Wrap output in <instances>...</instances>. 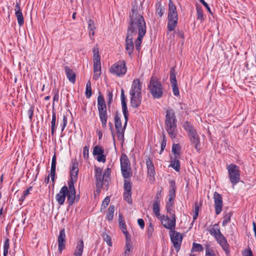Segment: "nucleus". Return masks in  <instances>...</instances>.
I'll return each mask as SVG.
<instances>
[{
  "label": "nucleus",
  "mask_w": 256,
  "mask_h": 256,
  "mask_svg": "<svg viewBox=\"0 0 256 256\" xmlns=\"http://www.w3.org/2000/svg\"><path fill=\"white\" fill-rule=\"evenodd\" d=\"M114 212V205H110L106 214V218L109 222H111L113 220Z\"/></svg>",
  "instance_id": "nucleus-34"
},
{
  "label": "nucleus",
  "mask_w": 256,
  "mask_h": 256,
  "mask_svg": "<svg viewBox=\"0 0 256 256\" xmlns=\"http://www.w3.org/2000/svg\"><path fill=\"white\" fill-rule=\"evenodd\" d=\"M56 112L54 110H52V119L51 122V134L54 136L56 126Z\"/></svg>",
  "instance_id": "nucleus-31"
},
{
  "label": "nucleus",
  "mask_w": 256,
  "mask_h": 256,
  "mask_svg": "<svg viewBox=\"0 0 256 256\" xmlns=\"http://www.w3.org/2000/svg\"><path fill=\"white\" fill-rule=\"evenodd\" d=\"M178 22V14H168L167 28L169 32L174 30Z\"/></svg>",
  "instance_id": "nucleus-18"
},
{
  "label": "nucleus",
  "mask_w": 256,
  "mask_h": 256,
  "mask_svg": "<svg viewBox=\"0 0 256 256\" xmlns=\"http://www.w3.org/2000/svg\"><path fill=\"white\" fill-rule=\"evenodd\" d=\"M228 171V177L233 186L237 184L240 180V170L239 167L234 164H230L226 167Z\"/></svg>",
  "instance_id": "nucleus-7"
},
{
  "label": "nucleus",
  "mask_w": 256,
  "mask_h": 256,
  "mask_svg": "<svg viewBox=\"0 0 256 256\" xmlns=\"http://www.w3.org/2000/svg\"><path fill=\"white\" fill-rule=\"evenodd\" d=\"M166 130L170 137L172 140L177 136V120L172 109H168L166 111L164 121Z\"/></svg>",
  "instance_id": "nucleus-2"
},
{
  "label": "nucleus",
  "mask_w": 256,
  "mask_h": 256,
  "mask_svg": "<svg viewBox=\"0 0 256 256\" xmlns=\"http://www.w3.org/2000/svg\"><path fill=\"white\" fill-rule=\"evenodd\" d=\"M180 157L174 156L170 158V164L169 166L172 168L176 172H178L180 170V162L178 160Z\"/></svg>",
  "instance_id": "nucleus-27"
},
{
  "label": "nucleus",
  "mask_w": 256,
  "mask_h": 256,
  "mask_svg": "<svg viewBox=\"0 0 256 256\" xmlns=\"http://www.w3.org/2000/svg\"><path fill=\"white\" fill-rule=\"evenodd\" d=\"M78 162L76 158L72 161V164L70 167V176L71 178L77 180L78 172Z\"/></svg>",
  "instance_id": "nucleus-20"
},
{
  "label": "nucleus",
  "mask_w": 256,
  "mask_h": 256,
  "mask_svg": "<svg viewBox=\"0 0 256 256\" xmlns=\"http://www.w3.org/2000/svg\"><path fill=\"white\" fill-rule=\"evenodd\" d=\"M172 89V92L175 96H178L180 95L179 89L178 86V83L171 84Z\"/></svg>",
  "instance_id": "nucleus-55"
},
{
  "label": "nucleus",
  "mask_w": 256,
  "mask_h": 256,
  "mask_svg": "<svg viewBox=\"0 0 256 256\" xmlns=\"http://www.w3.org/2000/svg\"><path fill=\"white\" fill-rule=\"evenodd\" d=\"M165 8L160 2H158L156 4V14L162 17L164 13Z\"/></svg>",
  "instance_id": "nucleus-35"
},
{
  "label": "nucleus",
  "mask_w": 256,
  "mask_h": 256,
  "mask_svg": "<svg viewBox=\"0 0 256 256\" xmlns=\"http://www.w3.org/2000/svg\"><path fill=\"white\" fill-rule=\"evenodd\" d=\"M52 93L54 94L53 102H52V110H54V104L55 102H58L59 100V93L58 90L54 89L52 90Z\"/></svg>",
  "instance_id": "nucleus-47"
},
{
  "label": "nucleus",
  "mask_w": 256,
  "mask_h": 256,
  "mask_svg": "<svg viewBox=\"0 0 256 256\" xmlns=\"http://www.w3.org/2000/svg\"><path fill=\"white\" fill-rule=\"evenodd\" d=\"M111 173V170L110 168H107L105 170L103 174L105 177V184H106V190H107L109 187V182L110 180V174Z\"/></svg>",
  "instance_id": "nucleus-32"
},
{
  "label": "nucleus",
  "mask_w": 256,
  "mask_h": 256,
  "mask_svg": "<svg viewBox=\"0 0 256 256\" xmlns=\"http://www.w3.org/2000/svg\"><path fill=\"white\" fill-rule=\"evenodd\" d=\"M15 10V14L17 18L18 24L20 26H22L24 24V18L22 10L20 8V6L18 4H16Z\"/></svg>",
  "instance_id": "nucleus-24"
},
{
  "label": "nucleus",
  "mask_w": 256,
  "mask_h": 256,
  "mask_svg": "<svg viewBox=\"0 0 256 256\" xmlns=\"http://www.w3.org/2000/svg\"><path fill=\"white\" fill-rule=\"evenodd\" d=\"M32 186H30L29 188H28V189L24 190L22 196L20 198V201L23 202L24 200L26 197L30 194V192L32 190Z\"/></svg>",
  "instance_id": "nucleus-57"
},
{
  "label": "nucleus",
  "mask_w": 256,
  "mask_h": 256,
  "mask_svg": "<svg viewBox=\"0 0 256 256\" xmlns=\"http://www.w3.org/2000/svg\"><path fill=\"white\" fill-rule=\"evenodd\" d=\"M126 72V63L124 60H120L115 62L110 68V72L118 77L124 76Z\"/></svg>",
  "instance_id": "nucleus-8"
},
{
  "label": "nucleus",
  "mask_w": 256,
  "mask_h": 256,
  "mask_svg": "<svg viewBox=\"0 0 256 256\" xmlns=\"http://www.w3.org/2000/svg\"><path fill=\"white\" fill-rule=\"evenodd\" d=\"M170 189L168 192V200L166 202V206H170L172 207L174 204V200L176 198V182L174 180H170Z\"/></svg>",
  "instance_id": "nucleus-12"
},
{
  "label": "nucleus",
  "mask_w": 256,
  "mask_h": 256,
  "mask_svg": "<svg viewBox=\"0 0 256 256\" xmlns=\"http://www.w3.org/2000/svg\"><path fill=\"white\" fill-rule=\"evenodd\" d=\"M120 100L122 111L125 120L124 126H126L127 124V122L128 120L129 114L127 108L126 98L124 94V90L122 88L120 92Z\"/></svg>",
  "instance_id": "nucleus-13"
},
{
  "label": "nucleus",
  "mask_w": 256,
  "mask_h": 256,
  "mask_svg": "<svg viewBox=\"0 0 256 256\" xmlns=\"http://www.w3.org/2000/svg\"><path fill=\"white\" fill-rule=\"evenodd\" d=\"M67 196V202L68 204V206H72L76 198V192H68Z\"/></svg>",
  "instance_id": "nucleus-28"
},
{
  "label": "nucleus",
  "mask_w": 256,
  "mask_h": 256,
  "mask_svg": "<svg viewBox=\"0 0 256 256\" xmlns=\"http://www.w3.org/2000/svg\"><path fill=\"white\" fill-rule=\"evenodd\" d=\"M124 192H132V184L127 180H124Z\"/></svg>",
  "instance_id": "nucleus-51"
},
{
  "label": "nucleus",
  "mask_w": 256,
  "mask_h": 256,
  "mask_svg": "<svg viewBox=\"0 0 256 256\" xmlns=\"http://www.w3.org/2000/svg\"><path fill=\"white\" fill-rule=\"evenodd\" d=\"M118 222L120 229L125 230L126 228V224L124 220H123L122 215L120 214H119L118 216Z\"/></svg>",
  "instance_id": "nucleus-49"
},
{
  "label": "nucleus",
  "mask_w": 256,
  "mask_h": 256,
  "mask_svg": "<svg viewBox=\"0 0 256 256\" xmlns=\"http://www.w3.org/2000/svg\"><path fill=\"white\" fill-rule=\"evenodd\" d=\"M98 115L103 128H106L108 118L106 108L98 110Z\"/></svg>",
  "instance_id": "nucleus-21"
},
{
  "label": "nucleus",
  "mask_w": 256,
  "mask_h": 256,
  "mask_svg": "<svg viewBox=\"0 0 256 256\" xmlns=\"http://www.w3.org/2000/svg\"><path fill=\"white\" fill-rule=\"evenodd\" d=\"M64 70L68 80L72 84H74L76 81V76L72 70L68 66H65Z\"/></svg>",
  "instance_id": "nucleus-23"
},
{
  "label": "nucleus",
  "mask_w": 256,
  "mask_h": 256,
  "mask_svg": "<svg viewBox=\"0 0 256 256\" xmlns=\"http://www.w3.org/2000/svg\"><path fill=\"white\" fill-rule=\"evenodd\" d=\"M132 250H133V246H132V244L131 242V240H126L125 250L128 252H132Z\"/></svg>",
  "instance_id": "nucleus-58"
},
{
  "label": "nucleus",
  "mask_w": 256,
  "mask_h": 256,
  "mask_svg": "<svg viewBox=\"0 0 256 256\" xmlns=\"http://www.w3.org/2000/svg\"><path fill=\"white\" fill-rule=\"evenodd\" d=\"M102 237L103 238V240L104 242H106L108 245L110 246H112V241L111 238L110 236L106 232H103L102 234Z\"/></svg>",
  "instance_id": "nucleus-43"
},
{
  "label": "nucleus",
  "mask_w": 256,
  "mask_h": 256,
  "mask_svg": "<svg viewBox=\"0 0 256 256\" xmlns=\"http://www.w3.org/2000/svg\"><path fill=\"white\" fill-rule=\"evenodd\" d=\"M106 108V102L104 96L100 93L98 98V109H105Z\"/></svg>",
  "instance_id": "nucleus-29"
},
{
  "label": "nucleus",
  "mask_w": 256,
  "mask_h": 256,
  "mask_svg": "<svg viewBox=\"0 0 256 256\" xmlns=\"http://www.w3.org/2000/svg\"><path fill=\"white\" fill-rule=\"evenodd\" d=\"M110 202V198L108 196H106L104 200L102 201V208H106L108 205L109 203Z\"/></svg>",
  "instance_id": "nucleus-62"
},
{
  "label": "nucleus",
  "mask_w": 256,
  "mask_h": 256,
  "mask_svg": "<svg viewBox=\"0 0 256 256\" xmlns=\"http://www.w3.org/2000/svg\"><path fill=\"white\" fill-rule=\"evenodd\" d=\"M146 165L148 168V174L152 177H154L155 175V170L154 166L150 157L146 158Z\"/></svg>",
  "instance_id": "nucleus-25"
},
{
  "label": "nucleus",
  "mask_w": 256,
  "mask_h": 256,
  "mask_svg": "<svg viewBox=\"0 0 256 256\" xmlns=\"http://www.w3.org/2000/svg\"><path fill=\"white\" fill-rule=\"evenodd\" d=\"M94 176L96 180V187L99 190L104 188L106 189L105 177L102 174V170L100 168L96 167Z\"/></svg>",
  "instance_id": "nucleus-11"
},
{
  "label": "nucleus",
  "mask_w": 256,
  "mask_h": 256,
  "mask_svg": "<svg viewBox=\"0 0 256 256\" xmlns=\"http://www.w3.org/2000/svg\"><path fill=\"white\" fill-rule=\"evenodd\" d=\"M77 180L74 178H70V180L68 182V192H76L75 187H74V182L76 181Z\"/></svg>",
  "instance_id": "nucleus-39"
},
{
  "label": "nucleus",
  "mask_w": 256,
  "mask_h": 256,
  "mask_svg": "<svg viewBox=\"0 0 256 256\" xmlns=\"http://www.w3.org/2000/svg\"><path fill=\"white\" fill-rule=\"evenodd\" d=\"M242 256H254L253 253L251 249L249 248L244 250L242 252Z\"/></svg>",
  "instance_id": "nucleus-64"
},
{
  "label": "nucleus",
  "mask_w": 256,
  "mask_h": 256,
  "mask_svg": "<svg viewBox=\"0 0 256 256\" xmlns=\"http://www.w3.org/2000/svg\"><path fill=\"white\" fill-rule=\"evenodd\" d=\"M142 84L139 79L134 80L130 91V95H142Z\"/></svg>",
  "instance_id": "nucleus-14"
},
{
  "label": "nucleus",
  "mask_w": 256,
  "mask_h": 256,
  "mask_svg": "<svg viewBox=\"0 0 256 256\" xmlns=\"http://www.w3.org/2000/svg\"><path fill=\"white\" fill-rule=\"evenodd\" d=\"M10 248V240L6 238L4 244V256H7Z\"/></svg>",
  "instance_id": "nucleus-46"
},
{
  "label": "nucleus",
  "mask_w": 256,
  "mask_h": 256,
  "mask_svg": "<svg viewBox=\"0 0 256 256\" xmlns=\"http://www.w3.org/2000/svg\"><path fill=\"white\" fill-rule=\"evenodd\" d=\"M66 238L65 229L64 228L60 230L58 240V251L60 252H61L66 248Z\"/></svg>",
  "instance_id": "nucleus-19"
},
{
  "label": "nucleus",
  "mask_w": 256,
  "mask_h": 256,
  "mask_svg": "<svg viewBox=\"0 0 256 256\" xmlns=\"http://www.w3.org/2000/svg\"><path fill=\"white\" fill-rule=\"evenodd\" d=\"M142 95H130V102L132 108H138L142 103Z\"/></svg>",
  "instance_id": "nucleus-22"
},
{
  "label": "nucleus",
  "mask_w": 256,
  "mask_h": 256,
  "mask_svg": "<svg viewBox=\"0 0 256 256\" xmlns=\"http://www.w3.org/2000/svg\"><path fill=\"white\" fill-rule=\"evenodd\" d=\"M154 226L152 224V223L150 222L149 225H148V227L147 228L146 231V233L147 236L148 238H150L152 237V234L154 232Z\"/></svg>",
  "instance_id": "nucleus-52"
},
{
  "label": "nucleus",
  "mask_w": 256,
  "mask_h": 256,
  "mask_svg": "<svg viewBox=\"0 0 256 256\" xmlns=\"http://www.w3.org/2000/svg\"><path fill=\"white\" fill-rule=\"evenodd\" d=\"M183 128L188 133V136L190 141V144L199 153L200 150V137L196 129L194 128L192 124L188 121L184 122Z\"/></svg>",
  "instance_id": "nucleus-3"
},
{
  "label": "nucleus",
  "mask_w": 256,
  "mask_h": 256,
  "mask_svg": "<svg viewBox=\"0 0 256 256\" xmlns=\"http://www.w3.org/2000/svg\"><path fill=\"white\" fill-rule=\"evenodd\" d=\"M107 104L108 107L110 106V104L113 100V94L112 91H108L107 94Z\"/></svg>",
  "instance_id": "nucleus-56"
},
{
  "label": "nucleus",
  "mask_w": 256,
  "mask_h": 256,
  "mask_svg": "<svg viewBox=\"0 0 256 256\" xmlns=\"http://www.w3.org/2000/svg\"><path fill=\"white\" fill-rule=\"evenodd\" d=\"M232 214V212H229L224 216L222 223L223 226H226L227 224L230 222Z\"/></svg>",
  "instance_id": "nucleus-54"
},
{
  "label": "nucleus",
  "mask_w": 256,
  "mask_h": 256,
  "mask_svg": "<svg viewBox=\"0 0 256 256\" xmlns=\"http://www.w3.org/2000/svg\"><path fill=\"white\" fill-rule=\"evenodd\" d=\"M152 210L153 212L156 215V217L159 219L160 216V203H154V202L152 204Z\"/></svg>",
  "instance_id": "nucleus-37"
},
{
  "label": "nucleus",
  "mask_w": 256,
  "mask_h": 256,
  "mask_svg": "<svg viewBox=\"0 0 256 256\" xmlns=\"http://www.w3.org/2000/svg\"><path fill=\"white\" fill-rule=\"evenodd\" d=\"M162 138H162V140L161 142V150H160V154H161L162 152L164 150V148L166 146V135L164 133H162Z\"/></svg>",
  "instance_id": "nucleus-61"
},
{
  "label": "nucleus",
  "mask_w": 256,
  "mask_h": 256,
  "mask_svg": "<svg viewBox=\"0 0 256 256\" xmlns=\"http://www.w3.org/2000/svg\"><path fill=\"white\" fill-rule=\"evenodd\" d=\"M68 186H64L60 188L59 192L56 194V200L60 206H62L64 204L66 197V194H68Z\"/></svg>",
  "instance_id": "nucleus-17"
},
{
  "label": "nucleus",
  "mask_w": 256,
  "mask_h": 256,
  "mask_svg": "<svg viewBox=\"0 0 256 256\" xmlns=\"http://www.w3.org/2000/svg\"><path fill=\"white\" fill-rule=\"evenodd\" d=\"M120 165H126L130 166V162L128 156L125 154H122L120 159Z\"/></svg>",
  "instance_id": "nucleus-42"
},
{
  "label": "nucleus",
  "mask_w": 256,
  "mask_h": 256,
  "mask_svg": "<svg viewBox=\"0 0 256 256\" xmlns=\"http://www.w3.org/2000/svg\"><path fill=\"white\" fill-rule=\"evenodd\" d=\"M56 156L54 154L52 158L50 174H56Z\"/></svg>",
  "instance_id": "nucleus-50"
},
{
  "label": "nucleus",
  "mask_w": 256,
  "mask_h": 256,
  "mask_svg": "<svg viewBox=\"0 0 256 256\" xmlns=\"http://www.w3.org/2000/svg\"><path fill=\"white\" fill-rule=\"evenodd\" d=\"M168 14H171V15L178 14L176 6L174 4V3L172 0H169V1H168Z\"/></svg>",
  "instance_id": "nucleus-30"
},
{
  "label": "nucleus",
  "mask_w": 256,
  "mask_h": 256,
  "mask_svg": "<svg viewBox=\"0 0 256 256\" xmlns=\"http://www.w3.org/2000/svg\"><path fill=\"white\" fill-rule=\"evenodd\" d=\"M93 53V61L99 62L100 61V57L99 53V48L98 46H94L92 49Z\"/></svg>",
  "instance_id": "nucleus-33"
},
{
  "label": "nucleus",
  "mask_w": 256,
  "mask_h": 256,
  "mask_svg": "<svg viewBox=\"0 0 256 256\" xmlns=\"http://www.w3.org/2000/svg\"><path fill=\"white\" fill-rule=\"evenodd\" d=\"M172 207L166 206V212L170 216V218L168 216L164 215L161 216L159 218L162 226L167 229L172 230L175 228L176 224V216L174 212L172 210Z\"/></svg>",
  "instance_id": "nucleus-6"
},
{
  "label": "nucleus",
  "mask_w": 256,
  "mask_h": 256,
  "mask_svg": "<svg viewBox=\"0 0 256 256\" xmlns=\"http://www.w3.org/2000/svg\"><path fill=\"white\" fill-rule=\"evenodd\" d=\"M210 235L214 236L218 244L222 246L227 256L230 254V245L226 238L222 234L218 224H215L210 229L208 230Z\"/></svg>",
  "instance_id": "nucleus-4"
},
{
  "label": "nucleus",
  "mask_w": 256,
  "mask_h": 256,
  "mask_svg": "<svg viewBox=\"0 0 256 256\" xmlns=\"http://www.w3.org/2000/svg\"><path fill=\"white\" fill-rule=\"evenodd\" d=\"M94 70L101 71L100 61L94 62Z\"/></svg>",
  "instance_id": "nucleus-63"
},
{
  "label": "nucleus",
  "mask_w": 256,
  "mask_h": 256,
  "mask_svg": "<svg viewBox=\"0 0 256 256\" xmlns=\"http://www.w3.org/2000/svg\"><path fill=\"white\" fill-rule=\"evenodd\" d=\"M180 146L179 144H174L172 146V152L174 154V156L180 157Z\"/></svg>",
  "instance_id": "nucleus-38"
},
{
  "label": "nucleus",
  "mask_w": 256,
  "mask_h": 256,
  "mask_svg": "<svg viewBox=\"0 0 256 256\" xmlns=\"http://www.w3.org/2000/svg\"><path fill=\"white\" fill-rule=\"evenodd\" d=\"M104 150L100 146H96L94 148L93 154L94 156H98L104 154Z\"/></svg>",
  "instance_id": "nucleus-48"
},
{
  "label": "nucleus",
  "mask_w": 256,
  "mask_h": 256,
  "mask_svg": "<svg viewBox=\"0 0 256 256\" xmlns=\"http://www.w3.org/2000/svg\"><path fill=\"white\" fill-rule=\"evenodd\" d=\"M196 14H197V18L202 22L204 20V18L203 14V10L202 8L200 6H196Z\"/></svg>",
  "instance_id": "nucleus-44"
},
{
  "label": "nucleus",
  "mask_w": 256,
  "mask_h": 256,
  "mask_svg": "<svg viewBox=\"0 0 256 256\" xmlns=\"http://www.w3.org/2000/svg\"><path fill=\"white\" fill-rule=\"evenodd\" d=\"M170 235L171 242H172L174 246L178 252L180 248L182 236L180 232L172 230L170 232Z\"/></svg>",
  "instance_id": "nucleus-10"
},
{
  "label": "nucleus",
  "mask_w": 256,
  "mask_h": 256,
  "mask_svg": "<svg viewBox=\"0 0 256 256\" xmlns=\"http://www.w3.org/2000/svg\"><path fill=\"white\" fill-rule=\"evenodd\" d=\"M114 126L116 131L118 139L122 140L124 139V133L126 126L122 128V122L118 112H116L114 116Z\"/></svg>",
  "instance_id": "nucleus-9"
},
{
  "label": "nucleus",
  "mask_w": 256,
  "mask_h": 256,
  "mask_svg": "<svg viewBox=\"0 0 256 256\" xmlns=\"http://www.w3.org/2000/svg\"><path fill=\"white\" fill-rule=\"evenodd\" d=\"M162 196V190H158L154 198V202L160 204V198Z\"/></svg>",
  "instance_id": "nucleus-60"
},
{
  "label": "nucleus",
  "mask_w": 256,
  "mask_h": 256,
  "mask_svg": "<svg viewBox=\"0 0 256 256\" xmlns=\"http://www.w3.org/2000/svg\"><path fill=\"white\" fill-rule=\"evenodd\" d=\"M216 256L214 250L210 246L207 244L206 246V256Z\"/></svg>",
  "instance_id": "nucleus-45"
},
{
  "label": "nucleus",
  "mask_w": 256,
  "mask_h": 256,
  "mask_svg": "<svg viewBox=\"0 0 256 256\" xmlns=\"http://www.w3.org/2000/svg\"><path fill=\"white\" fill-rule=\"evenodd\" d=\"M127 33L132 34H138L135 40L136 49L139 51L140 49L142 39L146 33V24L144 16L138 10L137 6H134L129 12Z\"/></svg>",
  "instance_id": "nucleus-1"
},
{
  "label": "nucleus",
  "mask_w": 256,
  "mask_h": 256,
  "mask_svg": "<svg viewBox=\"0 0 256 256\" xmlns=\"http://www.w3.org/2000/svg\"><path fill=\"white\" fill-rule=\"evenodd\" d=\"M214 202L215 212L216 215L219 214L222 210V198L221 194L218 192H214Z\"/></svg>",
  "instance_id": "nucleus-15"
},
{
  "label": "nucleus",
  "mask_w": 256,
  "mask_h": 256,
  "mask_svg": "<svg viewBox=\"0 0 256 256\" xmlns=\"http://www.w3.org/2000/svg\"><path fill=\"white\" fill-rule=\"evenodd\" d=\"M85 94L86 98H90L92 95L91 82L90 80H88L86 83Z\"/></svg>",
  "instance_id": "nucleus-40"
},
{
  "label": "nucleus",
  "mask_w": 256,
  "mask_h": 256,
  "mask_svg": "<svg viewBox=\"0 0 256 256\" xmlns=\"http://www.w3.org/2000/svg\"><path fill=\"white\" fill-rule=\"evenodd\" d=\"M204 248L201 244L193 242L191 249L192 252H202Z\"/></svg>",
  "instance_id": "nucleus-41"
},
{
  "label": "nucleus",
  "mask_w": 256,
  "mask_h": 256,
  "mask_svg": "<svg viewBox=\"0 0 256 256\" xmlns=\"http://www.w3.org/2000/svg\"><path fill=\"white\" fill-rule=\"evenodd\" d=\"M148 89L154 98L159 99L162 96L164 88L156 78L152 76L150 78Z\"/></svg>",
  "instance_id": "nucleus-5"
},
{
  "label": "nucleus",
  "mask_w": 256,
  "mask_h": 256,
  "mask_svg": "<svg viewBox=\"0 0 256 256\" xmlns=\"http://www.w3.org/2000/svg\"><path fill=\"white\" fill-rule=\"evenodd\" d=\"M82 156L84 159L87 160L89 157V146H86L83 149Z\"/></svg>",
  "instance_id": "nucleus-59"
},
{
  "label": "nucleus",
  "mask_w": 256,
  "mask_h": 256,
  "mask_svg": "<svg viewBox=\"0 0 256 256\" xmlns=\"http://www.w3.org/2000/svg\"><path fill=\"white\" fill-rule=\"evenodd\" d=\"M133 35L134 34L126 32V36L125 40L126 50L128 52V56L130 57H132V53L133 52L134 50Z\"/></svg>",
  "instance_id": "nucleus-16"
},
{
  "label": "nucleus",
  "mask_w": 256,
  "mask_h": 256,
  "mask_svg": "<svg viewBox=\"0 0 256 256\" xmlns=\"http://www.w3.org/2000/svg\"><path fill=\"white\" fill-rule=\"evenodd\" d=\"M170 84L172 83H176L177 82V80L176 79V71L175 68L174 66L171 68L170 70Z\"/></svg>",
  "instance_id": "nucleus-36"
},
{
  "label": "nucleus",
  "mask_w": 256,
  "mask_h": 256,
  "mask_svg": "<svg viewBox=\"0 0 256 256\" xmlns=\"http://www.w3.org/2000/svg\"><path fill=\"white\" fill-rule=\"evenodd\" d=\"M84 242L82 239L78 240L76 250L74 253V256H82L84 251Z\"/></svg>",
  "instance_id": "nucleus-26"
},
{
  "label": "nucleus",
  "mask_w": 256,
  "mask_h": 256,
  "mask_svg": "<svg viewBox=\"0 0 256 256\" xmlns=\"http://www.w3.org/2000/svg\"><path fill=\"white\" fill-rule=\"evenodd\" d=\"M132 192H124V197L126 201L129 204H132Z\"/></svg>",
  "instance_id": "nucleus-53"
}]
</instances>
